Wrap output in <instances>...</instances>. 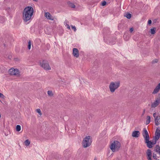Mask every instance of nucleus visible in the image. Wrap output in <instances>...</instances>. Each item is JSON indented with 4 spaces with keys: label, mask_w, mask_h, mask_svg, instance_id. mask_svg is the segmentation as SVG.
Instances as JSON below:
<instances>
[{
    "label": "nucleus",
    "mask_w": 160,
    "mask_h": 160,
    "mask_svg": "<svg viewBox=\"0 0 160 160\" xmlns=\"http://www.w3.org/2000/svg\"><path fill=\"white\" fill-rule=\"evenodd\" d=\"M33 13V9L31 7L28 6L25 8L23 12V18L24 22H27L29 20Z\"/></svg>",
    "instance_id": "nucleus-1"
},
{
    "label": "nucleus",
    "mask_w": 160,
    "mask_h": 160,
    "mask_svg": "<svg viewBox=\"0 0 160 160\" xmlns=\"http://www.w3.org/2000/svg\"><path fill=\"white\" fill-rule=\"evenodd\" d=\"M121 146L120 142L118 141H114L111 143L110 148L112 152H115L118 150Z\"/></svg>",
    "instance_id": "nucleus-2"
},
{
    "label": "nucleus",
    "mask_w": 160,
    "mask_h": 160,
    "mask_svg": "<svg viewBox=\"0 0 160 160\" xmlns=\"http://www.w3.org/2000/svg\"><path fill=\"white\" fill-rule=\"evenodd\" d=\"M120 84V82L118 81L111 82L109 85L110 92L112 93L114 92L119 87Z\"/></svg>",
    "instance_id": "nucleus-3"
},
{
    "label": "nucleus",
    "mask_w": 160,
    "mask_h": 160,
    "mask_svg": "<svg viewBox=\"0 0 160 160\" xmlns=\"http://www.w3.org/2000/svg\"><path fill=\"white\" fill-rule=\"evenodd\" d=\"M92 143V140L89 136L86 137L82 141V144L84 148H86L89 146Z\"/></svg>",
    "instance_id": "nucleus-4"
},
{
    "label": "nucleus",
    "mask_w": 160,
    "mask_h": 160,
    "mask_svg": "<svg viewBox=\"0 0 160 160\" xmlns=\"http://www.w3.org/2000/svg\"><path fill=\"white\" fill-rule=\"evenodd\" d=\"M40 64L42 67L44 69L46 70H49L51 69L50 67L46 61L43 60L40 62Z\"/></svg>",
    "instance_id": "nucleus-5"
},
{
    "label": "nucleus",
    "mask_w": 160,
    "mask_h": 160,
    "mask_svg": "<svg viewBox=\"0 0 160 160\" xmlns=\"http://www.w3.org/2000/svg\"><path fill=\"white\" fill-rule=\"evenodd\" d=\"M9 72L11 75L18 76L20 75V72L17 69L12 68L9 70Z\"/></svg>",
    "instance_id": "nucleus-6"
},
{
    "label": "nucleus",
    "mask_w": 160,
    "mask_h": 160,
    "mask_svg": "<svg viewBox=\"0 0 160 160\" xmlns=\"http://www.w3.org/2000/svg\"><path fill=\"white\" fill-rule=\"evenodd\" d=\"M143 136L145 140V141L149 140V137L148 132L146 128H144L143 129V131L142 133Z\"/></svg>",
    "instance_id": "nucleus-7"
},
{
    "label": "nucleus",
    "mask_w": 160,
    "mask_h": 160,
    "mask_svg": "<svg viewBox=\"0 0 160 160\" xmlns=\"http://www.w3.org/2000/svg\"><path fill=\"white\" fill-rule=\"evenodd\" d=\"M149 140H148L145 141V142L147 144V147L149 148H151L152 147L153 145L156 143V142H152L149 141Z\"/></svg>",
    "instance_id": "nucleus-8"
},
{
    "label": "nucleus",
    "mask_w": 160,
    "mask_h": 160,
    "mask_svg": "<svg viewBox=\"0 0 160 160\" xmlns=\"http://www.w3.org/2000/svg\"><path fill=\"white\" fill-rule=\"evenodd\" d=\"M160 103V99H157L154 102L152 103L151 107L154 108L158 105Z\"/></svg>",
    "instance_id": "nucleus-9"
},
{
    "label": "nucleus",
    "mask_w": 160,
    "mask_h": 160,
    "mask_svg": "<svg viewBox=\"0 0 160 160\" xmlns=\"http://www.w3.org/2000/svg\"><path fill=\"white\" fill-rule=\"evenodd\" d=\"M104 40L105 41V42H106L108 44H109L110 45H113L115 44V39H109V40H106L105 39H104Z\"/></svg>",
    "instance_id": "nucleus-10"
},
{
    "label": "nucleus",
    "mask_w": 160,
    "mask_h": 160,
    "mask_svg": "<svg viewBox=\"0 0 160 160\" xmlns=\"http://www.w3.org/2000/svg\"><path fill=\"white\" fill-rule=\"evenodd\" d=\"M73 55L76 58L78 57L79 53L78 51L77 48H74L73 49Z\"/></svg>",
    "instance_id": "nucleus-11"
},
{
    "label": "nucleus",
    "mask_w": 160,
    "mask_h": 160,
    "mask_svg": "<svg viewBox=\"0 0 160 160\" xmlns=\"http://www.w3.org/2000/svg\"><path fill=\"white\" fill-rule=\"evenodd\" d=\"M155 124L157 126H158L160 124V115H158L157 116V117L155 119Z\"/></svg>",
    "instance_id": "nucleus-12"
},
{
    "label": "nucleus",
    "mask_w": 160,
    "mask_h": 160,
    "mask_svg": "<svg viewBox=\"0 0 160 160\" xmlns=\"http://www.w3.org/2000/svg\"><path fill=\"white\" fill-rule=\"evenodd\" d=\"M148 160H152L151 159V151L150 149H148L146 152Z\"/></svg>",
    "instance_id": "nucleus-13"
},
{
    "label": "nucleus",
    "mask_w": 160,
    "mask_h": 160,
    "mask_svg": "<svg viewBox=\"0 0 160 160\" xmlns=\"http://www.w3.org/2000/svg\"><path fill=\"white\" fill-rule=\"evenodd\" d=\"M139 131H134L132 132V136L133 137L137 138L139 136Z\"/></svg>",
    "instance_id": "nucleus-14"
},
{
    "label": "nucleus",
    "mask_w": 160,
    "mask_h": 160,
    "mask_svg": "<svg viewBox=\"0 0 160 160\" xmlns=\"http://www.w3.org/2000/svg\"><path fill=\"white\" fill-rule=\"evenodd\" d=\"M45 16L48 19L53 20V18L51 17L50 14L49 12L45 13Z\"/></svg>",
    "instance_id": "nucleus-15"
},
{
    "label": "nucleus",
    "mask_w": 160,
    "mask_h": 160,
    "mask_svg": "<svg viewBox=\"0 0 160 160\" xmlns=\"http://www.w3.org/2000/svg\"><path fill=\"white\" fill-rule=\"evenodd\" d=\"M160 89V86L159 85H158L155 88L154 90L152 93L153 94H155L158 92Z\"/></svg>",
    "instance_id": "nucleus-16"
},
{
    "label": "nucleus",
    "mask_w": 160,
    "mask_h": 160,
    "mask_svg": "<svg viewBox=\"0 0 160 160\" xmlns=\"http://www.w3.org/2000/svg\"><path fill=\"white\" fill-rule=\"evenodd\" d=\"M154 151L157 152V153L160 155V146L158 145H157L155 148Z\"/></svg>",
    "instance_id": "nucleus-17"
},
{
    "label": "nucleus",
    "mask_w": 160,
    "mask_h": 160,
    "mask_svg": "<svg viewBox=\"0 0 160 160\" xmlns=\"http://www.w3.org/2000/svg\"><path fill=\"white\" fill-rule=\"evenodd\" d=\"M123 38L125 40L127 41L129 39L130 36L128 34H125L124 35Z\"/></svg>",
    "instance_id": "nucleus-18"
},
{
    "label": "nucleus",
    "mask_w": 160,
    "mask_h": 160,
    "mask_svg": "<svg viewBox=\"0 0 160 160\" xmlns=\"http://www.w3.org/2000/svg\"><path fill=\"white\" fill-rule=\"evenodd\" d=\"M64 24L68 29H70V27L68 24V22L67 21H65L64 22Z\"/></svg>",
    "instance_id": "nucleus-19"
},
{
    "label": "nucleus",
    "mask_w": 160,
    "mask_h": 160,
    "mask_svg": "<svg viewBox=\"0 0 160 160\" xmlns=\"http://www.w3.org/2000/svg\"><path fill=\"white\" fill-rule=\"evenodd\" d=\"M155 135L160 136V128H157L155 133Z\"/></svg>",
    "instance_id": "nucleus-20"
},
{
    "label": "nucleus",
    "mask_w": 160,
    "mask_h": 160,
    "mask_svg": "<svg viewBox=\"0 0 160 160\" xmlns=\"http://www.w3.org/2000/svg\"><path fill=\"white\" fill-rule=\"evenodd\" d=\"M147 121L146 122V123L147 125V124H149L150 122V119H151L150 117L148 116H147Z\"/></svg>",
    "instance_id": "nucleus-21"
},
{
    "label": "nucleus",
    "mask_w": 160,
    "mask_h": 160,
    "mask_svg": "<svg viewBox=\"0 0 160 160\" xmlns=\"http://www.w3.org/2000/svg\"><path fill=\"white\" fill-rule=\"evenodd\" d=\"M150 32L152 34H154L156 32L155 28H151L150 29Z\"/></svg>",
    "instance_id": "nucleus-22"
},
{
    "label": "nucleus",
    "mask_w": 160,
    "mask_h": 160,
    "mask_svg": "<svg viewBox=\"0 0 160 160\" xmlns=\"http://www.w3.org/2000/svg\"><path fill=\"white\" fill-rule=\"evenodd\" d=\"M25 145L27 146H28L30 143V141L28 139L26 140L24 142Z\"/></svg>",
    "instance_id": "nucleus-23"
},
{
    "label": "nucleus",
    "mask_w": 160,
    "mask_h": 160,
    "mask_svg": "<svg viewBox=\"0 0 160 160\" xmlns=\"http://www.w3.org/2000/svg\"><path fill=\"white\" fill-rule=\"evenodd\" d=\"M160 138V136H159L157 135H155V136L154 138V139L155 140L154 142H156V141L158 140V139H159V138Z\"/></svg>",
    "instance_id": "nucleus-24"
},
{
    "label": "nucleus",
    "mask_w": 160,
    "mask_h": 160,
    "mask_svg": "<svg viewBox=\"0 0 160 160\" xmlns=\"http://www.w3.org/2000/svg\"><path fill=\"white\" fill-rule=\"evenodd\" d=\"M21 129V126L19 125H17L16 126V131L18 132H19L20 131Z\"/></svg>",
    "instance_id": "nucleus-25"
},
{
    "label": "nucleus",
    "mask_w": 160,
    "mask_h": 160,
    "mask_svg": "<svg viewBox=\"0 0 160 160\" xmlns=\"http://www.w3.org/2000/svg\"><path fill=\"white\" fill-rule=\"evenodd\" d=\"M48 94L50 96H52L53 95V93L51 91H48Z\"/></svg>",
    "instance_id": "nucleus-26"
},
{
    "label": "nucleus",
    "mask_w": 160,
    "mask_h": 160,
    "mask_svg": "<svg viewBox=\"0 0 160 160\" xmlns=\"http://www.w3.org/2000/svg\"><path fill=\"white\" fill-rule=\"evenodd\" d=\"M36 111L37 112H38L39 113L40 116H41L42 113L41 112V110L40 109H37L36 110Z\"/></svg>",
    "instance_id": "nucleus-27"
},
{
    "label": "nucleus",
    "mask_w": 160,
    "mask_h": 160,
    "mask_svg": "<svg viewBox=\"0 0 160 160\" xmlns=\"http://www.w3.org/2000/svg\"><path fill=\"white\" fill-rule=\"evenodd\" d=\"M125 16L128 19H130L131 18V15L130 13H127V14H126Z\"/></svg>",
    "instance_id": "nucleus-28"
},
{
    "label": "nucleus",
    "mask_w": 160,
    "mask_h": 160,
    "mask_svg": "<svg viewBox=\"0 0 160 160\" xmlns=\"http://www.w3.org/2000/svg\"><path fill=\"white\" fill-rule=\"evenodd\" d=\"M31 41H30L28 42V49L29 50H30L31 48Z\"/></svg>",
    "instance_id": "nucleus-29"
},
{
    "label": "nucleus",
    "mask_w": 160,
    "mask_h": 160,
    "mask_svg": "<svg viewBox=\"0 0 160 160\" xmlns=\"http://www.w3.org/2000/svg\"><path fill=\"white\" fill-rule=\"evenodd\" d=\"M69 6L72 8H74L75 7V5L72 3H70L69 4Z\"/></svg>",
    "instance_id": "nucleus-30"
},
{
    "label": "nucleus",
    "mask_w": 160,
    "mask_h": 160,
    "mask_svg": "<svg viewBox=\"0 0 160 160\" xmlns=\"http://www.w3.org/2000/svg\"><path fill=\"white\" fill-rule=\"evenodd\" d=\"M157 156L156 155V154L153 153V158L154 159H157Z\"/></svg>",
    "instance_id": "nucleus-31"
},
{
    "label": "nucleus",
    "mask_w": 160,
    "mask_h": 160,
    "mask_svg": "<svg viewBox=\"0 0 160 160\" xmlns=\"http://www.w3.org/2000/svg\"><path fill=\"white\" fill-rule=\"evenodd\" d=\"M72 28V29H73L74 31H76V28L75 26H71Z\"/></svg>",
    "instance_id": "nucleus-32"
},
{
    "label": "nucleus",
    "mask_w": 160,
    "mask_h": 160,
    "mask_svg": "<svg viewBox=\"0 0 160 160\" xmlns=\"http://www.w3.org/2000/svg\"><path fill=\"white\" fill-rule=\"evenodd\" d=\"M106 2L105 1H104L102 2V6H104L106 4Z\"/></svg>",
    "instance_id": "nucleus-33"
},
{
    "label": "nucleus",
    "mask_w": 160,
    "mask_h": 160,
    "mask_svg": "<svg viewBox=\"0 0 160 160\" xmlns=\"http://www.w3.org/2000/svg\"><path fill=\"white\" fill-rule=\"evenodd\" d=\"M0 97L1 98H3L4 97V96L2 94L0 93Z\"/></svg>",
    "instance_id": "nucleus-34"
},
{
    "label": "nucleus",
    "mask_w": 160,
    "mask_h": 160,
    "mask_svg": "<svg viewBox=\"0 0 160 160\" xmlns=\"http://www.w3.org/2000/svg\"><path fill=\"white\" fill-rule=\"evenodd\" d=\"M153 116L154 118V119L156 118V117H157V116H156V113H154L153 114Z\"/></svg>",
    "instance_id": "nucleus-35"
},
{
    "label": "nucleus",
    "mask_w": 160,
    "mask_h": 160,
    "mask_svg": "<svg viewBox=\"0 0 160 160\" xmlns=\"http://www.w3.org/2000/svg\"><path fill=\"white\" fill-rule=\"evenodd\" d=\"M152 23V21L151 20H149L148 21V24L149 25L151 24Z\"/></svg>",
    "instance_id": "nucleus-36"
},
{
    "label": "nucleus",
    "mask_w": 160,
    "mask_h": 160,
    "mask_svg": "<svg viewBox=\"0 0 160 160\" xmlns=\"http://www.w3.org/2000/svg\"><path fill=\"white\" fill-rule=\"evenodd\" d=\"M130 32H131L133 31V28H131L130 29Z\"/></svg>",
    "instance_id": "nucleus-37"
},
{
    "label": "nucleus",
    "mask_w": 160,
    "mask_h": 160,
    "mask_svg": "<svg viewBox=\"0 0 160 160\" xmlns=\"http://www.w3.org/2000/svg\"><path fill=\"white\" fill-rule=\"evenodd\" d=\"M158 61V60L157 59H155V60L153 61V63H155L157 62Z\"/></svg>",
    "instance_id": "nucleus-38"
},
{
    "label": "nucleus",
    "mask_w": 160,
    "mask_h": 160,
    "mask_svg": "<svg viewBox=\"0 0 160 160\" xmlns=\"http://www.w3.org/2000/svg\"><path fill=\"white\" fill-rule=\"evenodd\" d=\"M106 29H107V30H108L109 29V28H106Z\"/></svg>",
    "instance_id": "nucleus-39"
},
{
    "label": "nucleus",
    "mask_w": 160,
    "mask_h": 160,
    "mask_svg": "<svg viewBox=\"0 0 160 160\" xmlns=\"http://www.w3.org/2000/svg\"><path fill=\"white\" fill-rule=\"evenodd\" d=\"M34 1H38V0H33Z\"/></svg>",
    "instance_id": "nucleus-40"
},
{
    "label": "nucleus",
    "mask_w": 160,
    "mask_h": 160,
    "mask_svg": "<svg viewBox=\"0 0 160 160\" xmlns=\"http://www.w3.org/2000/svg\"><path fill=\"white\" fill-rule=\"evenodd\" d=\"M158 85H159V86H160V83L159 84H158Z\"/></svg>",
    "instance_id": "nucleus-41"
},
{
    "label": "nucleus",
    "mask_w": 160,
    "mask_h": 160,
    "mask_svg": "<svg viewBox=\"0 0 160 160\" xmlns=\"http://www.w3.org/2000/svg\"><path fill=\"white\" fill-rule=\"evenodd\" d=\"M8 10H10V8H8Z\"/></svg>",
    "instance_id": "nucleus-42"
},
{
    "label": "nucleus",
    "mask_w": 160,
    "mask_h": 160,
    "mask_svg": "<svg viewBox=\"0 0 160 160\" xmlns=\"http://www.w3.org/2000/svg\"><path fill=\"white\" fill-rule=\"evenodd\" d=\"M1 114H0V118H1Z\"/></svg>",
    "instance_id": "nucleus-43"
},
{
    "label": "nucleus",
    "mask_w": 160,
    "mask_h": 160,
    "mask_svg": "<svg viewBox=\"0 0 160 160\" xmlns=\"http://www.w3.org/2000/svg\"><path fill=\"white\" fill-rule=\"evenodd\" d=\"M94 160H97V159H94Z\"/></svg>",
    "instance_id": "nucleus-44"
}]
</instances>
